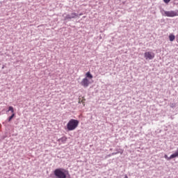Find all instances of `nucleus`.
<instances>
[{
	"label": "nucleus",
	"instance_id": "f257e3e1",
	"mask_svg": "<svg viewBox=\"0 0 178 178\" xmlns=\"http://www.w3.org/2000/svg\"><path fill=\"white\" fill-rule=\"evenodd\" d=\"M54 173L56 178H70L69 171L63 168H57Z\"/></svg>",
	"mask_w": 178,
	"mask_h": 178
},
{
	"label": "nucleus",
	"instance_id": "f03ea898",
	"mask_svg": "<svg viewBox=\"0 0 178 178\" xmlns=\"http://www.w3.org/2000/svg\"><path fill=\"white\" fill-rule=\"evenodd\" d=\"M79 120L71 119L67 124V130L68 131H73V130H76V129L79 127Z\"/></svg>",
	"mask_w": 178,
	"mask_h": 178
},
{
	"label": "nucleus",
	"instance_id": "7ed1b4c3",
	"mask_svg": "<svg viewBox=\"0 0 178 178\" xmlns=\"http://www.w3.org/2000/svg\"><path fill=\"white\" fill-rule=\"evenodd\" d=\"M161 14L163 16H166L167 17H175L176 16H178V10L174 11V10H170V11H161Z\"/></svg>",
	"mask_w": 178,
	"mask_h": 178
},
{
	"label": "nucleus",
	"instance_id": "20e7f679",
	"mask_svg": "<svg viewBox=\"0 0 178 178\" xmlns=\"http://www.w3.org/2000/svg\"><path fill=\"white\" fill-rule=\"evenodd\" d=\"M144 56L146 60H148V59L151 60L155 58V54L152 51H146Z\"/></svg>",
	"mask_w": 178,
	"mask_h": 178
},
{
	"label": "nucleus",
	"instance_id": "39448f33",
	"mask_svg": "<svg viewBox=\"0 0 178 178\" xmlns=\"http://www.w3.org/2000/svg\"><path fill=\"white\" fill-rule=\"evenodd\" d=\"M81 84L83 87L87 88L90 86V81H88V79L84 78L82 79Z\"/></svg>",
	"mask_w": 178,
	"mask_h": 178
},
{
	"label": "nucleus",
	"instance_id": "423d86ee",
	"mask_svg": "<svg viewBox=\"0 0 178 178\" xmlns=\"http://www.w3.org/2000/svg\"><path fill=\"white\" fill-rule=\"evenodd\" d=\"M58 143H62V144H65L66 141H67V137L63 136L58 140Z\"/></svg>",
	"mask_w": 178,
	"mask_h": 178
},
{
	"label": "nucleus",
	"instance_id": "0eeeda50",
	"mask_svg": "<svg viewBox=\"0 0 178 178\" xmlns=\"http://www.w3.org/2000/svg\"><path fill=\"white\" fill-rule=\"evenodd\" d=\"M86 101V99L84 97H79V104H83V106H86V103L84 102Z\"/></svg>",
	"mask_w": 178,
	"mask_h": 178
},
{
	"label": "nucleus",
	"instance_id": "6e6552de",
	"mask_svg": "<svg viewBox=\"0 0 178 178\" xmlns=\"http://www.w3.org/2000/svg\"><path fill=\"white\" fill-rule=\"evenodd\" d=\"M175 38H176V36H175V35L170 34V35H169L170 41L172 42L174 40H175Z\"/></svg>",
	"mask_w": 178,
	"mask_h": 178
},
{
	"label": "nucleus",
	"instance_id": "1a4fd4ad",
	"mask_svg": "<svg viewBox=\"0 0 178 178\" xmlns=\"http://www.w3.org/2000/svg\"><path fill=\"white\" fill-rule=\"evenodd\" d=\"M86 77H88V79H92V74H91V72H88L86 74Z\"/></svg>",
	"mask_w": 178,
	"mask_h": 178
},
{
	"label": "nucleus",
	"instance_id": "9d476101",
	"mask_svg": "<svg viewBox=\"0 0 178 178\" xmlns=\"http://www.w3.org/2000/svg\"><path fill=\"white\" fill-rule=\"evenodd\" d=\"M70 15H71L72 19H74V17H77V16H79V15H77V13H72Z\"/></svg>",
	"mask_w": 178,
	"mask_h": 178
},
{
	"label": "nucleus",
	"instance_id": "9b49d317",
	"mask_svg": "<svg viewBox=\"0 0 178 178\" xmlns=\"http://www.w3.org/2000/svg\"><path fill=\"white\" fill-rule=\"evenodd\" d=\"M70 19H72L70 15H67L65 17V20H69Z\"/></svg>",
	"mask_w": 178,
	"mask_h": 178
},
{
	"label": "nucleus",
	"instance_id": "f8f14e48",
	"mask_svg": "<svg viewBox=\"0 0 178 178\" xmlns=\"http://www.w3.org/2000/svg\"><path fill=\"white\" fill-rule=\"evenodd\" d=\"M13 118H15V113H13L12 115L9 117L8 122H10Z\"/></svg>",
	"mask_w": 178,
	"mask_h": 178
},
{
	"label": "nucleus",
	"instance_id": "ddd939ff",
	"mask_svg": "<svg viewBox=\"0 0 178 178\" xmlns=\"http://www.w3.org/2000/svg\"><path fill=\"white\" fill-rule=\"evenodd\" d=\"M10 111L12 112V113H15V110H13V108L12 106H9L8 108V111Z\"/></svg>",
	"mask_w": 178,
	"mask_h": 178
},
{
	"label": "nucleus",
	"instance_id": "4468645a",
	"mask_svg": "<svg viewBox=\"0 0 178 178\" xmlns=\"http://www.w3.org/2000/svg\"><path fill=\"white\" fill-rule=\"evenodd\" d=\"M170 106L171 108H175V106H176V104L172 103V104H170Z\"/></svg>",
	"mask_w": 178,
	"mask_h": 178
},
{
	"label": "nucleus",
	"instance_id": "2eb2a0df",
	"mask_svg": "<svg viewBox=\"0 0 178 178\" xmlns=\"http://www.w3.org/2000/svg\"><path fill=\"white\" fill-rule=\"evenodd\" d=\"M164 158H165V159H167L168 161H170V159H169V158H170V157H168V155H166V154H165Z\"/></svg>",
	"mask_w": 178,
	"mask_h": 178
},
{
	"label": "nucleus",
	"instance_id": "dca6fc26",
	"mask_svg": "<svg viewBox=\"0 0 178 178\" xmlns=\"http://www.w3.org/2000/svg\"><path fill=\"white\" fill-rule=\"evenodd\" d=\"M163 2H165V3H169L170 0H163Z\"/></svg>",
	"mask_w": 178,
	"mask_h": 178
},
{
	"label": "nucleus",
	"instance_id": "f3484780",
	"mask_svg": "<svg viewBox=\"0 0 178 178\" xmlns=\"http://www.w3.org/2000/svg\"><path fill=\"white\" fill-rule=\"evenodd\" d=\"M124 178H129V177H127V175H126Z\"/></svg>",
	"mask_w": 178,
	"mask_h": 178
},
{
	"label": "nucleus",
	"instance_id": "a211bd4d",
	"mask_svg": "<svg viewBox=\"0 0 178 178\" xmlns=\"http://www.w3.org/2000/svg\"><path fill=\"white\" fill-rule=\"evenodd\" d=\"M81 15H83V14H80V16H81Z\"/></svg>",
	"mask_w": 178,
	"mask_h": 178
}]
</instances>
